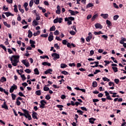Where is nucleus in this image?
<instances>
[{"mask_svg": "<svg viewBox=\"0 0 126 126\" xmlns=\"http://www.w3.org/2000/svg\"><path fill=\"white\" fill-rule=\"evenodd\" d=\"M17 89V86L15 84H13L12 87L10 88L9 92L10 93H12L14 90H16Z\"/></svg>", "mask_w": 126, "mask_h": 126, "instance_id": "7ed1b4c3", "label": "nucleus"}, {"mask_svg": "<svg viewBox=\"0 0 126 126\" xmlns=\"http://www.w3.org/2000/svg\"><path fill=\"white\" fill-rule=\"evenodd\" d=\"M89 122L91 124H92V125H93V124H94V122H95V120H96V119L94 118H91L89 119Z\"/></svg>", "mask_w": 126, "mask_h": 126, "instance_id": "aec40b11", "label": "nucleus"}, {"mask_svg": "<svg viewBox=\"0 0 126 126\" xmlns=\"http://www.w3.org/2000/svg\"><path fill=\"white\" fill-rule=\"evenodd\" d=\"M71 46L73 47V48H75V45L73 43L70 44L69 42H67V47L68 48H70V49H71Z\"/></svg>", "mask_w": 126, "mask_h": 126, "instance_id": "ddd939ff", "label": "nucleus"}, {"mask_svg": "<svg viewBox=\"0 0 126 126\" xmlns=\"http://www.w3.org/2000/svg\"><path fill=\"white\" fill-rule=\"evenodd\" d=\"M9 58L12 65L16 66L17 63H19V58H20V56L19 55H12L11 57Z\"/></svg>", "mask_w": 126, "mask_h": 126, "instance_id": "f257e3e1", "label": "nucleus"}, {"mask_svg": "<svg viewBox=\"0 0 126 126\" xmlns=\"http://www.w3.org/2000/svg\"><path fill=\"white\" fill-rule=\"evenodd\" d=\"M14 12H18V9H17V5H14Z\"/></svg>", "mask_w": 126, "mask_h": 126, "instance_id": "4c0bfd02", "label": "nucleus"}, {"mask_svg": "<svg viewBox=\"0 0 126 126\" xmlns=\"http://www.w3.org/2000/svg\"><path fill=\"white\" fill-rule=\"evenodd\" d=\"M68 12H70V13L71 14V15H75L74 11H72L71 10H69Z\"/></svg>", "mask_w": 126, "mask_h": 126, "instance_id": "de8ad7c7", "label": "nucleus"}, {"mask_svg": "<svg viewBox=\"0 0 126 126\" xmlns=\"http://www.w3.org/2000/svg\"><path fill=\"white\" fill-rule=\"evenodd\" d=\"M75 118H74V119L76 121V123H77V119H78V118H79V116H78V115L75 114Z\"/></svg>", "mask_w": 126, "mask_h": 126, "instance_id": "680f3d73", "label": "nucleus"}, {"mask_svg": "<svg viewBox=\"0 0 126 126\" xmlns=\"http://www.w3.org/2000/svg\"><path fill=\"white\" fill-rule=\"evenodd\" d=\"M40 19H41V17H40V16H39V15H36L35 20L38 21V20H40Z\"/></svg>", "mask_w": 126, "mask_h": 126, "instance_id": "13d9d810", "label": "nucleus"}, {"mask_svg": "<svg viewBox=\"0 0 126 126\" xmlns=\"http://www.w3.org/2000/svg\"><path fill=\"white\" fill-rule=\"evenodd\" d=\"M80 109H81L82 111H85V112H87V108H86V107H80Z\"/></svg>", "mask_w": 126, "mask_h": 126, "instance_id": "0e129e2a", "label": "nucleus"}, {"mask_svg": "<svg viewBox=\"0 0 126 126\" xmlns=\"http://www.w3.org/2000/svg\"><path fill=\"white\" fill-rule=\"evenodd\" d=\"M118 18H119V15H116L113 17L114 20H118Z\"/></svg>", "mask_w": 126, "mask_h": 126, "instance_id": "603ef678", "label": "nucleus"}, {"mask_svg": "<svg viewBox=\"0 0 126 126\" xmlns=\"http://www.w3.org/2000/svg\"><path fill=\"white\" fill-rule=\"evenodd\" d=\"M92 39V36L87 37L86 40L87 42H90L91 40Z\"/></svg>", "mask_w": 126, "mask_h": 126, "instance_id": "2f4dec72", "label": "nucleus"}, {"mask_svg": "<svg viewBox=\"0 0 126 126\" xmlns=\"http://www.w3.org/2000/svg\"><path fill=\"white\" fill-rule=\"evenodd\" d=\"M11 95L12 100H15V99L16 98V95H15L14 94H11Z\"/></svg>", "mask_w": 126, "mask_h": 126, "instance_id": "c9c22d12", "label": "nucleus"}, {"mask_svg": "<svg viewBox=\"0 0 126 126\" xmlns=\"http://www.w3.org/2000/svg\"><path fill=\"white\" fill-rule=\"evenodd\" d=\"M40 104H39L40 108L44 109L45 108V104H47V102L45 100H42L40 101Z\"/></svg>", "mask_w": 126, "mask_h": 126, "instance_id": "39448f33", "label": "nucleus"}, {"mask_svg": "<svg viewBox=\"0 0 126 126\" xmlns=\"http://www.w3.org/2000/svg\"><path fill=\"white\" fill-rule=\"evenodd\" d=\"M3 24L5 26H6V27H7V28H10V27H11L10 25L8 24L6 22H3Z\"/></svg>", "mask_w": 126, "mask_h": 126, "instance_id": "cd10ccee", "label": "nucleus"}, {"mask_svg": "<svg viewBox=\"0 0 126 126\" xmlns=\"http://www.w3.org/2000/svg\"><path fill=\"white\" fill-rule=\"evenodd\" d=\"M98 72H101V70L96 69L94 72V74H97V73H98Z\"/></svg>", "mask_w": 126, "mask_h": 126, "instance_id": "e2e57ef3", "label": "nucleus"}, {"mask_svg": "<svg viewBox=\"0 0 126 126\" xmlns=\"http://www.w3.org/2000/svg\"><path fill=\"white\" fill-rule=\"evenodd\" d=\"M0 48H2V49H3L4 51H5V52H6V47H5L4 45H3L2 44H0Z\"/></svg>", "mask_w": 126, "mask_h": 126, "instance_id": "473e14b6", "label": "nucleus"}, {"mask_svg": "<svg viewBox=\"0 0 126 126\" xmlns=\"http://www.w3.org/2000/svg\"><path fill=\"white\" fill-rule=\"evenodd\" d=\"M57 10L56 11V13L57 14H61V7L59 5H58L57 7Z\"/></svg>", "mask_w": 126, "mask_h": 126, "instance_id": "4468645a", "label": "nucleus"}, {"mask_svg": "<svg viewBox=\"0 0 126 126\" xmlns=\"http://www.w3.org/2000/svg\"><path fill=\"white\" fill-rule=\"evenodd\" d=\"M22 111H23L24 113H25L27 116V117H26V119H28L29 121H31V120H32V117H31V115L29 114V111H28V110L22 108Z\"/></svg>", "mask_w": 126, "mask_h": 126, "instance_id": "f03ea898", "label": "nucleus"}, {"mask_svg": "<svg viewBox=\"0 0 126 126\" xmlns=\"http://www.w3.org/2000/svg\"><path fill=\"white\" fill-rule=\"evenodd\" d=\"M111 59H112V61H113L114 63H118V61H117L115 58L112 57H111Z\"/></svg>", "mask_w": 126, "mask_h": 126, "instance_id": "8fccbe9b", "label": "nucleus"}, {"mask_svg": "<svg viewBox=\"0 0 126 126\" xmlns=\"http://www.w3.org/2000/svg\"><path fill=\"white\" fill-rule=\"evenodd\" d=\"M69 33L70 34H71L72 36H73L75 34V32H74V31H70Z\"/></svg>", "mask_w": 126, "mask_h": 126, "instance_id": "338daca9", "label": "nucleus"}, {"mask_svg": "<svg viewBox=\"0 0 126 126\" xmlns=\"http://www.w3.org/2000/svg\"><path fill=\"white\" fill-rule=\"evenodd\" d=\"M42 65H44V66H46V65H48V66H51V63H49L47 62H44L42 63Z\"/></svg>", "mask_w": 126, "mask_h": 126, "instance_id": "f3484780", "label": "nucleus"}, {"mask_svg": "<svg viewBox=\"0 0 126 126\" xmlns=\"http://www.w3.org/2000/svg\"><path fill=\"white\" fill-rule=\"evenodd\" d=\"M61 73L62 74H64V75H67L68 74V72L66 71H63Z\"/></svg>", "mask_w": 126, "mask_h": 126, "instance_id": "09e8293b", "label": "nucleus"}, {"mask_svg": "<svg viewBox=\"0 0 126 126\" xmlns=\"http://www.w3.org/2000/svg\"><path fill=\"white\" fill-rule=\"evenodd\" d=\"M112 69L114 72H118V67H112Z\"/></svg>", "mask_w": 126, "mask_h": 126, "instance_id": "ea45409f", "label": "nucleus"}, {"mask_svg": "<svg viewBox=\"0 0 126 126\" xmlns=\"http://www.w3.org/2000/svg\"><path fill=\"white\" fill-rule=\"evenodd\" d=\"M38 115V114H37V112L35 111H32V119H34V120H38V117H37V116Z\"/></svg>", "mask_w": 126, "mask_h": 126, "instance_id": "6e6552de", "label": "nucleus"}, {"mask_svg": "<svg viewBox=\"0 0 126 126\" xmlns=\"http://www.w3.org/2000/svg\"><path fill=\"white\" fill-rule=\"evenodd\" d=\"M62 43L63 45H66V43H67V41H66V40L65 39H64L62 41Z\"/></svg>", "mask_w": 126, "mask_h": 126, "instance_id": "774afa93", "label": "nucleus"}, {"mask_svg": "<svg viewBox=\"0 0 126 126\" xmlns=\"http://www.w3.org/2000/svg\"><path fill=\"white\" fill-rule=\"evenodd\" d=\"M35 94H36V95H37L38 96H40V95H41V91H40V90L36 91L35 92Z\"/></svg>", "mask_w": 126, "mask_h": 126, "instance_id": "79ce46f5", "label": "nucleus"}, {"mask_svg": "<svg viewBox=\"0 0 126 126\" xmlns=\"http://www.w3.org/2000/svg\"><path fill=\"white\" fill-rule=\"evenodd\" d=\"M2 109H5V110H8V106L6 104V102H4L3 104L1 106Z\"/></svg>", "mask_w": 126, "mask_h": 126, "instance_id": "9b49d317", "label": "nucleus"}, {"mask_svg": "<svg viewBox=\"0 0 126 126\" xmlns=\"http://www.w3.org/2000/svg\"><path fill=\"white\" fill-rule=\"evenodd\" d=\"M21 77L23 81H24L26 80V77H25V75H24V74L21 75Z\"/></svg>", "mask_w": 126, "mask_h": 126, "instance_id": "72a5a7b5", "label": "nucleus"}, {"mask_svg": "<svg viewBox=\"0 0 126 126\" xmlns=\"http://www.w3.org/2000/svg\"><path fill=\"white\" fill-rule=\"evenodd\" d=\"M55 48H56L57 50H60V46H59V44L58 43H56L54 44Z\"/></svg>", "mask_w": 126, "mask_h": 126, "instance_id": "a18cd8bd", "label": "nucleus"}, {"mask_svg": "<svg viewBox=\"0 0 126 126\" xmlns=\"http://www.w3.org/2000/svg\"><path fill=\"white\" fill-rule=\"evenodd\" d=\"M100 16H102L104 19H107L109 15L108 14H101Z\"/></svg>", "mask_w": 126, "mask_h": 126, "instance_id": "a211bd4d", "label": "nucleus"}, {"mask_svg": "<svg viewBox=\"0 0 126 126\" xmlns=\"http://www.w3.org/2000/svg\"><path fill=\"white\" fill-rule=\"evenodd\" d=\"M104 93L105 94V96H106V99L107 100H113V98L111 97V96L110 95V94H109L107 91H105Z\"/></svg>", "mask_w": 126, "mask_h": 126, "instance_id": "0eeeda50", "label": "nucleus"}, {"mask_svg": "<svg viewBox=\"0 0 126 126\" xmlns=\"http://www.w3.org/2000/svg\"><path fill=\"white\" fill-rule=\"evenodd\" d=\"M114 82L117 84H119V83L120 82V80H119V79H114Z\"/></svg>", "mask_w": 126, "mask_h": 126, "instance_id": "4d7b16f0", "label": "nucleus"}, {"mask_svg": "<svg viewBox=\"0 0 126 126\" xmlns=\"http://www.w3.org/2000/svg\"><path fill=\"white\" fill-rule=\"evenodd\" d=\"M93 87L95 88V87H97V82L96 81H94L93 82V85H92Z\"/></svg>", "mask_w": 126, "mask_h": 126, "instance_id": "e433bc0d", "label": "nucleus"}, {"mask_svg": "<svg viewBox=\"0 0 126 126\" xmlns=\"http://www.w3.org/2000/svg\"><path fill=\"white\" fill-rule=\"evenodd\" d=\"M3 14H5L6 16L7 17H8L9 16H14V15L9 12H4L3 13Z\"/></svg>", "mask_w": 126, "mask_h": 126, "instance_id": "f8f14e48", "label": "nucleus"}, {"mask_svg": "<svg viewBox=\"0 0 126 126\" xmlns=\"http://www.w3.org/2000/svg\"><path fill=\"white\" fill-rule=\"evenodd\" d=\"M40 59H47V60H49V57L47 55H45V56H40Z\"/></svg>", "mask_w": 126, "mask_h": 126, "instance_id": "a19ab883", "label": "nucleus"}, {"mask_svg": "<svg viewBox=\"0 0 126 126\" xmlns=\"http://www.w3.org/2000/svg\"><path fill=\"white\" fill-rule=\"evenodd\" d=\"M34 2L35 4L38 5L39 3H40V0H35Z\"/></svg>", "mask_w": 126, "mask_h": 126, "instance_id": "69168bd1", "label": "nucleus"}, {"mask_svg": "<svg viewBox=\"0 0 126 126\" xmlns=\"http://www.w3.org/2000/svg\"><path fill=\"white\" fill-rule=\"evenodd\" d=\"M0 81L2 83L5 82V81H6V78L5 77H2L0 79Z\"/></svg>", "mask_w": 126, "mask_h": 126, "instance_id": "5701e85b", "label": "nucleus"}, {"mask_svg": "<svg viewBox=\"0 0 126 126\" xmlns=\"http://www.w3.org/2000/svg\"><path fill=\"white\" fill-rule=\"evenodd\" d=\"M77 113H79V115H83L84 112H83V111H81V110H78L77 111Z\"/></svg>", "mask_w": 126, "mask_h": 126, "instance_id": "c03bdc74", "label": "nucleus"}, {"mask_svg": "<svg viewBox=\"0 0 126 126\" xmlns=\"http://www.w3.org/2000/svg\"><path fill=\"white\" fill-rule=\"evenodd\" d=\"M32 23H33V24H34V25L35 26L39 25V23H38V22H37V21H36L35 20H33V21L32 22Z\"/></svg>", "mask_w": 126, "mask_h": 126, "instance_id": "37998d69", "label": "nucleus"}, {"mask_svg": "<svg viewBox=\"0 0 126 126\" xmlns=\"http://www.w3.org/2000/svg\"><path fill=\"white\" fill-rule=\"evenodd\" d=\"M94 35H101V34H103V32H101V31H99L98 32H94Z\"/></svg>", "mask_w": 126, "mask_h": 126, "instance_id": "bb28decb", "label": "nucleus"}, {"mask_svg": "<svg viewBox=\"0 0 126 126\" xmlns=\"http://www.w3.org/2000/svg\"><path fill=\"white\" fill-rule=\"evenodd\" d=\"M32 36H33V33L32 32H31V31L29 30L28 37L29 38H32Z\"/></svg>", "mask_w": 126, "mask_h": 126, "instance_id": "6ab92c4d", "label": "nucleus"}, {"mask_svg": "<svg viewBox=\"0 0 126 126\" xmlns=\"http://www.w3.org/2000/svg\"><path fill=\"white\" fill-rule=\"evenodd\" d=\"M43 90L44 91H49V90H50V88L47 87V85H45L43 88Z\"/></svg>", "mask_w": 126, "mask_h": 126, "instance_id": "c85d7f7f", "label": "nucleus"}, {"mask_svg": "<svg viewBox=\"0 0 126 126\" xmlns=\"http://www.w3.org/2000/svg\"><path fill=\"white\" fill-rule=\"evenodd\" d=\"M30 44H31V45L35 44H36V42L34 41H33V40L31 39L30 40Z\"/></svg>", "mask_w": 126, "mask_h": 126, "instance_id": "3c124183", "label": "nucleus"}, {"mask_svg": "<svg viewBox=\"0 0 126 126\" xmlns=\"http://www.w3.org/2000/svg\"><path fill=\"white\" fill-rule=\"evenodd\" d=\"M98 14H96L94 15L92 18V21H94L95 19H96V18L98 17Z\"/></svg>", "mask_w": 126, "mask_h": 126, "instance_id": "b1692460", "label": "nucleus"}, {"mask_svg": "<svg viewBox=\"0 0 126 126\" xmlns=\"http://www.w3.org/2000/svg\"><path fill=\"white\" fill-rule=\"evenodd\" d=\"M45 99L46 100H50V99H51V96H50L49 94H47V95H46L45 96Z\"/></svg>", "mask_w": 126, "mask_h": 126, "instance_id": "052dcab7", "label": "nucleus"}, {"mask_svg": "<svg viewBox=\"0 0 126 126\" xmlns=\"http://www.w3.org/2000/svg\"><path fill=\"white\" fill-rule=\"evenodd\" d=\"M103 96H104V94L102 93H99L97 95V97H98V98H102V97H103Z\"/></svg>", "mask_w": 126, "mask_h": 126, "instance_id": "bf43d9fd", "label": "nucleus"}, {"mask_svg": "<svg viewBox=\"0 0 126 126\" xmlns=\"http://www.w3.org/2000/svg\"><path fill=\"white\" fill-rule=\"evenodd\" d=\"M16 105L17 106H20V105H21V102L19 100H18L16 99Z\"/></svg>", "mask_w": 126, "mask_h": 126, "instance_id": "6e6d98bb", "label": "nucleus"}, {"mask_svg": "<svg viewBox=\"0 0 126 126\" xmlns=\"http://www.w3.org/2000/svg\"><path fill=\"white\" fill-rule=\"evenodd\" d=\"M96 29H102L103 28V26H102L100 23H96L94 25Z\"/></svg>", "mask_w": 126, "mask_h": 126, "instance_id": "1a4fd4ad", "label": "nucleus"}, {"mask_svg": "<svg viewBox=\"0 0 126 126\" xmlns=\"http://www.w3.org/2000/svg\"><path fill=\"white\" fill-rule=\"evenodd\" d=\"M22 63H23V64H24V65H25V66H26V67H28V66H29V62H27L26 63V61L25 60H23L22 61Z\"/></svg>", "mask_w": 126, "mask_h": 126, "instance_id": "dca6fc26", "label": "nucleus"}, {"mask_svg": "<svg viewBox=\"0 0 126 126\" xmlns=\"http://www.w3.org/2000/svg\"><path fill=\"white\" fill-rule=\"evenodd\" d=\"M34 3V0H31L30 2V3H29V6L31 7H32V6H33V4Z\"/></svg>", "mask_w": 126, "mask_h": 126, "instance_id": "f704fd0d", "label": "nucleus"}, {"mask_svg": "<svg viewBox=\"0 0 126 126\" xmlns=\"http://www.w3.org/2000/svg\"><path fill=\"white\" fill-rule=\"evenodd\" d=\"M34 74H36V75H39L40 73L39 72V70H38V68H36L34 69Z\"/></svg>", "mask_w": 126, "mask_h": 126, "instance_id": "4be33fe9", "label": "nucleus"}, {"mask_svg": "<svg viewBox=\"0 0 126 126\" xmlns=\"http://www.w3.org/2000/svg\"><path fill=\"white\" fill-rule=\"evenodd\" d=\"M101 37L102 38H103L105 41H108V36L106 35H102Z\"/></svg>", "mask_w": 126, "mask_h": 126, "instance_id": "58836bf2", "label": "nucleus"}, {"mask_svg": "<svg viewBox=\"0 0 126 126\" xmlns=\"http://www.w3.org/2000/svg\"><path fill=\"white\" fill-rule=\"evenodd\" d=\"M53 22L55 24L58 23V22H59V23H62L63 22V18H59L57 17L56 19L54 20Z\"/></svg>", "mask_w": 126, "mask_h": 126, "instance_id": "20e7f679", "label": "nucleus"}, {"mask_svg": "<svg viewBox=\"0 0 126 126\" xmlns=\"http://www.w3.org/2000/svg\"><path fill=\"white\" fill-rule=\"evenodd\" d=\"M40 32L38 31L36 32L33 33V36H37V35H40Z\"/></svg>", "mask_w": 126, "mask_h": 126, "instance_id": "49530a36", "label": "nucleus"}, {"mask_svg": "<svg viewBox=\"0 0 126 126\" xmlns=\"http://www.w3.org/2000/svg\"><path fill=\"white\" fill-rule=\"evenodd\" d=\"M106 24L108 25V26H112V23L109 20H106Z\"/></svg>", "mask_w": 126, "mask_h": 126, "instance_id": "c756f323", "label": "nucleus"}, {"mask_svg": "<svg viewBox=\"0 0 126 126\" xmlns=\"http://www.w3.org/2000/svg\"><path fill=\"white\" fill-rule=\"evenodd\" d=\"M18 114H19L20 117H22V116H24L25 118H27V115H26V114L25 113H23L21 112L18 111Z\"/></svg>", "mask_w": 126, "mask_h": 126, "instance_id": "412c9836", "label": "nucleus"}, {"mask_svg": "<svg viewBox=\"0 0 126 126\" xmlns=\"http://www.w3.org/2000/svg\"><path fill=\"white\" fill-rule=\"evenodd\" d=\"M53 40H54V36L53 35V32H51L49 36L48 37V41L49 42H52Z\"/></svg>", "mask_w": 126, "mask_h": 126, "instance_id": "9d476101", "label": "nucleus"}, {"mask_svg": "<svg viewBox=\"0 0 126 126\" xmlns=\"http://www.w3.org/2000/svg\"><path fill=\"white\" fill-rule=\"evenodd\" d=\"M61 68H65V67H67V65L64 63H61Z\"/></svg>", "mask_w": 126, "mask_h": 126, "instance_id": "a878e982", "label": "nucleus"}, {"mask_svg": "<svg viewBox=\"0 0 126 126\" xmlns=\"http://www.w3.org/2000/svg\"><path fill=\"white\" fill-rule=\"evenodd\" d=\"M54 34L56 35H60V32H59L58 30H56L55 32H54Z\"/></svg>", "mask_w": 126, "mask_h": 126, "instance_id": "5fc2aeb1", "label": "nucleus"}, {"mask_svg": "<svg viewBox=\"0 0 126 126\" xmlns=\"http://www.w3.org/2000/svg\"><path fill=\"white\" fill-rule=\"evenodd\" d=\"M53 72V69L49 68L47 69L46 71L44 72L45 74H48V73H50V74H52V73Z\"/></svg>", "mask_w": 126, "mask_h": 126, "instance_id": "2eb2a0df", "label": "nucleus"}, {"mask_svg": "<svg viewBox=\"0 0 126 126\" xmlns=\"http://www.w3.org/2000/svg\"><path fill=\"white\" fill-rule=\"evenodd\" d=\"M92 6H94V4L92 3H89L86 6V8H90V7H92Z\"/></svg>", "mask_w": 126, "mask_h": 126, "instance_id": "393cba45", "label": "nucleus"}, {"mask_svg": "<svg viewBox=\"0 0 126 126\" xmlns=\"http://www.w3.org/2000/svg\"><path fill=\"white\" fill-rule=\"evenodd\" d=\"M56 31V27L55 26H53L52 27L50 28L49 31Z\"/></svg>", "mask_w": 126, "mask_h": 126, "instance_id": "7c9ffc66", "label": "nucleus"}, {"mask_svg": "<svg viewBox=\"0 0 126 126\" xmlns=\"http://www.w3.org/2000/svg\"><path fill=\"white\" fill-rule=\"evenodd\" d=\"M52 57H53V60L55 61V60H56V59H60V55L58 54V53H53L52 54Z\"/></svg>", "mask_w": 126, "mask_h": 126, "instance_id": "423d86ee", "label": "nucleus"}, {"mask_svg": "<svg viewBox=\"0 0 126 126\" xmlns=\"http://www.w3.org/2000/svg\"><path fill=\"white\" fill-rule=\"evenodd\" d=\"M25 72H26V73H31V70L30 69H26L25 70Z\"/></svg>", "mask_w": 126, "mask_h": 126, "instance_id": "864d4df0", "label": "nucleus"}]
</instances>
